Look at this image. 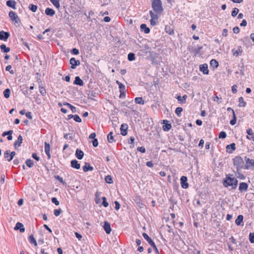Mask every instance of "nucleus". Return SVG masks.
Segmentation results:
<instances>
[{"label":"nucleus","mask_w":254,"mask_h":254,"mask_svg":"<svg viewBox=\"0 0 254 254\" xmlns=\"http://www.w3.org/2000/svg\"><path fill=\"white\" fill-rule=\"evenodd\" d=\"M238 181L235 178L233 174H228L226 175L225 178L223 180V185L225 188L231 187L232 189H236L238 185Z\"/></svg>","instance_id":"nucleus-1"},{"label":"nucleus","mask_w":254,"mask_h":254,"mask_svg":"<svg viewBox=\"0 0 254 254\" xmlns=\"http://www.w3.org/2000/svg\"><path fill=\"white\" fill-rule=\"evenodd\" d=\"M234 166L236 167L237 171H241L242 169H245V162L241 156H237L233 159Z\"/></svg>","instance_id":"nucleus-2"},{"label":"nucleus","mask_w":254,"mask_h":254,"mask_svg":"<svg viewBox=\"0 0 254 254\" xmlns=\"http://www.w3.org/2000/svg\"><path fill=\"white\" fill-rule=\"evenodd\" d=\"M152 7L156 13L160 14L163 11L161 0H153L152 2Z\"/></svg>","instance_id":"nucleus-3"},{"label":"nucleus","mask_w":254,"mask_h":254,"mask_svg":"<svg viewBox=\"0 0 254 254\" xmlns=\"http://www.w3.org/2000/svg\"><path fill=\"white\" fill-rule=\"evenodd\" d=\"M142 236L143 237L144 239L147 241L148 244L153 248L156 252V254H159V251L156 246L155 243L151 239V238H150L149 236L145 233H142Z\"/></svg>","instance_id":"nucleus-4"},{"label":"nucleus","mask_w":254,"mask_h":254,"mask_svg":"<svg viewBox=\"0 0 254 254\" xmlns=\"http://www.w3.org/2000/svg\"><path fill=\"white\" fill-rule=\"evenodd\" d=\"M9 17L11 20L14 22L15 23H20L21 21L16 13L13 11H10L8 14Z\"/></svg>","instance_id":"nucleus-5"},{"label":"nucleus","mask_w":254,"mask_h":254,"mask_svg":"<svg viewBox=\"0 0 254 254\" xmlns=\"http://www.w3.org/2000/svg\"><path fill=\"white\" fill-rule=\"evenodd\" d=\"M246 159V164L245 165V169H249L251 167L254 168V160L253 159H250L245 157Z\"/></svg>","instance_id":"nucleus-6"},{"label":"nucleus","mask_w":254,"mask_h":254,"mask_svg":"<svg viewBox=\"0 0 254 254\" xmlns=\"http://www.w3.org/2000/svg\"><path fill=\"white\" fill-rule=\"evenodd\" d=\"M69 63L71 64L70 68L75 69L77 66L79 65L80 62L79 60H76L74 58H71L69 60Z\"/></svg>","instance_id":"nucleus-7"},{"label":"nucleus","mask_w":254,"mask_h":254,"mask_svg":"<svg viewBox=\"0 0 254 254\" xmlns=\"http://www.w3.org/2000/svg\"><path fill=\"white\" fill-rule=\"evenodd\" d=\"M181 184L183 189H187L189 187V184L187 183L188 178L185 176H183L181 178Z\"/></svg>","instance_id":"nucleus-8"},{"label":"nucleus","mask_w":254,"mask_h":254,"mask_svg":"<svg viewBox=\"0 0 254 254\" xmlns=\"http://www.w3.org/2000/svg\"><path fill=\"white\" fill-rule=\"evenodd\" d=\"M163 124L164 125L163 126L162 128L164 131H167L171 129L172 126L169 123V121L164 120L163 121Z\"/></svg>","instance_id":"nucleus-9"},{"label":"nucleus","mask_w":254,"mask_h":254,"mask_svg":"<svg viewBox=\"0 0 254 254\" xmlns=\"http://www.w3.org/2000/svg\"><path fill=\"white\" fill-rule=\"evenodd\" d=\"M127 129H128V125L127 124H122L120 130H121V134L123 136H125L127 133Z\"/></svg>","instance_id":"nucleus-10"},{"label":"nucleus","mask_w":254,"mask_h":254,"mask_svg":"<svg viewBox=\"0 0 254 254\" xmlns=\"http://www.w3.org/2000/svg\"><path fill=\"white\" fill-rule=\"evenodd\" d=\"M248 189V185L245 182H242L239 184V190L240 192H243L247 191Z\"/></svg>","instance_id":"nucleus-11"},{"label":"nucleus","mask_w":254,"mask_h":254,"mask_svg":"<svg viewBox=\"0 0 254 254\" xmlns=\"http://www.w3.org/2000/svg\"><path fill=\"white\" fill-rule=\"evenodd\" d=\"M10 36V34L8 32H5L4 31H0V40L6 41Z\"/></svg>","instance_id":"nucleus-12"},{"label":"nucleus","mask_w":254,"mask_h":254,"mask_svg":"<svg viewBox=\"0 0 254 254\" xmlns=\"http://www.w3.org/2000/svg\"><path fill=\"white\" fill-rule=\"evenodd\" d=\"M199 70L202 72L204 74H208L209 70L208 69V65L206 64H200L199 66Z\"/></svg>","instance_id":"nucleus-13"},{"label":"nucleus","mask_w":254,"mask_h":254,"mask_svg":"<svg viewBox=\"0 0 254 254\" xmlns=\"http://www.w3.org/2000/svg\"><path fill=\"white\" fill-rule=\"evenodd\" d=\"M103 227L107 234H110L112 229L111 228L110 224L109 222L107 221H104Z\"/></svg>","instance_id":"nucleus-14"},{"label":"nucleus","mask_w":254,"mask_h":254,"mask_svg":"<svg viewBox=\"0 0 254 254\" xmlns=\"http://www.w3.org/2000/svg\"><path fill=\"white\" fill-rule=\"evenodd\" d=\"M45 152L48 156L49 159H51V156L50 153V144L47 142H45Z\"/></svg>","instance_id":"nucleus-15"},{"label":"nucleus","mask_w":254,"mask_h":254,"mask_svg":"<svg viewBox=\"0 0 254 254\" xmlns=\"http://www.w3.org/2000/svg\"><path fill=\"white\" fill-rule=\"evenodd\" d=\"M14 230H19L20 232L21 233H23L25 231V228L24 227L23 224L19 222L16 224L15 226L14 227Z\"/></svg>","instance_id":"nucleus-16"},{"label":"nucleus","mask_w":254,"mask_h":254,"mask_svg":"<svg viewBox=\"0 0 254 254\" xmlns=\"http://www.w3.org/2000/svg\"><path fill=\"white\" fill-rule=\"evenodd\" d=\"M22 136L20 134L18 137L17 140H16L14 143V147L15 149H17V146L19 147L21 146V143H22Z\"/></svg>","instance_id":"nucleus-17"},{"label":"nucleus","mask_w":254,"mask_h":254,"mask_svg":"<svg viewBox=\"0 0 254 254\" xmlns=\"http://www.w3.org/2000/svg\"><path fill=\"white\" fill-rule=\"evenodd\" d=\"M16 2L14 0H8L6 1V4L9 7H11L13 9H16Z\"/></svg>","instance_id":"nucleus-18"},{"label":"nucleus","mask_w":254,"mask_h":254,"mask_svg":"<svg viewBox=\"0 0 254 254\" xmlns=\"http://www.w3.org/2000/svg\"><path fill=\"white\" fill-rule=\"evenodd\" d=\"M71 167L76 169H79L80 168V164L76 160H72L70 162Z\"/></svg>","instance_id":"nucleus-19"},{"label":"nucleus","mask_w":254,"mask_h":254,"mask_svg":"<svg viewBox=\"0 0 254 254\" xmlns=\"http://www.w3.org/2000/svg\"><path fill=\"white\" fill-rule=\"evenodd\" d=\"M75 155L77 159L81 160L84 156V153L81 150L77 148L75 151Z\"/></svg>","instance_id":"nucleus-20"},{"label":"nucleus","mask_w":254,"mask_h":254,"mask_svg":"<svg viewBox=\"0 0 254 254\" xmlns=\"http://www.w3.org/2000/svg\"><path fill=\"white\" fill-rule=\"evenodd\" d=\"M227 151L229 153H232L236 149V144L235 143H232L226 146Z\"/></svg>","instance_id":"nucleus-21"},{"label":"nucleus","mask_w":254,"mask_h":254,"mask_svg":"<svg viewBox=\"0 0 254 254\" xmlns=\"http://www.w3.org/2000/svg\"><path fill=\"white\" fill-rule=\"evenodd\" d=\"M83 170L84 172H87L88 171H93V167L89 164V163L85 162L84 165L82 167Z\"/></svg>","instance_id":"nucleus-22"},{"label":"nucleus","mask_w":254,"mask_h":254,"mask_svg":"<svg viewBox=\"0 0 254 254\" xmlns=\"http://www.w3.org/2000/svg\"><path fill=\"white\" fill-rule=\"evenodd\" d=\"M140 31L144 32L145 34H148L150 31V29L145 24H141L140 25Z\"/></svg>","instance_id":"nucleus-23"},{"label":"nucleus","mask_w":254,"mask_h":254,"mask_svg":"<svg viewBox=\"0 0 254 254\" xmlns=\"http://www.w3.org/2000/svg\"><path fill=\"white\" fill-rule=\"evenodd\" d=\"M74 85L79 86H82L84 84L83 80L80 78L79 76H77L75 77V80L73 82Z\"/></svg>","instance_id":"nucleus-24"},{"label":"nucleus","mask_w":254,"mask_h":254,"mask_svg":"<svg viewBox=\"0 0 254 254\" xmlns=\"http://www.w3.org/2000/svg\"><path fill=\"white\" fill-rule=\"evenodd\" d=\"M45 14L50 16H53L55 14V11L51 8L47 7L45 9Z\"/></svg>","instance_id":"nucleus-25"},{"label":"nucleus","mask_w":254,"mask_h":254,"mask_svg":"<svg viewBox=\"0 0 254 254\" xmlns=\"http://www.w3.org/2000/svg\"><path fill=\"white\" fill-rule=\"evenodd\" d=\"M176 99L182 104H184L186 103V99L187 98V96L186 95H184L182 97L180 95H177L176 97Z\"/></svg>","instance_id":"nucleus-26"},{"label":"nucleus","mask_w":254,"mask_h":254,"mask_svg":"<svg viewBox=\"0 0 254 254\" xmlns=\"http://www.w3.org/2000/svg\"><path fill=\"white\" fill-rule=\"evenodd\" d=\"M244 217L242 215H239L235 220L236 224L238 225H241L243 223Z\"/></svg>","instance_id":"nucleus-27"},{"label":"nucleus","mask_w":254,"mask_h":254,"mask_svg":"<svg viewBox=\"0 0 254 254\" xmlns=\"http://www.w3.org/2000/svg\"><path fill=\"white\" fill-rule=\"evenodd\" d=\"M238 102H239L238 106L239 107H245L246 106L247 103L245 101H244V98L243 97H240L239 98Z\"/></svg>","instance_id":"nucleus-28"},{"label":"nucleus","mask_w":254,"mask_h":254,"mask_svg":"<svg viewBox=\"0 0 254 254\" xmlns=\"http://www.w3.org/2000/svg\"><path fill=\"white\" fill-rule=\"evenodd\" d=\"M210 66L212 67L214 69L218 66L219 64L216 60L212 59L210 61Z\"/></svg>","instance_id":"nucleus-29"},{"label":"nucleus","mask_w":254,"mask_h":254,"mask_svg":"<svg viewBox=\"0 0 254 254\" xmlns=\"http://www.w3.org/2000/svg\"><path fill=\"white\" fill-rule=\"evenodd\" d=\"M165 32L171 35L174 34V30L170 26L166 25L165 28Z\"/></svg>","instance_id":"nucleus-30"},{"label":"nucleus","mask_w":254,"mask_h":254,"mask_svg":"<svg viewBox=\"0 0 254 254\" xmlns=\"http://www.w3.org/2000/svg\"><path fill=\"white\" fill-rule=\"evenodd\" d=\"M240 171H234L235 176L240 179L244 180L245 179V176L240 172Z\"/></svg>","instance_id":"nucleus-31"},{"label":"nucleus","mask_w":254,"mask_h":254,"mask_svg":"<svg viewBox=\"0 0 254 254\" xmlns=\"http://www.w3.org/2000/svg\"><path fill=\"white\" fill-rule=\"evenodd\" d=\"M113 134V132L111 131L107 135V140L109 143H112L116 141V140L114 139Z\"/></svg>","instance_id":"nucleus-32"},{"label":"nucleus","mask_w":254,"mask_h":254,"mask_svg":"<svg viewBox=\"0 0 254 254\" xmlns=\"http://www.w3.org/2000/svg\"><path fill=\"white\" fill-rule=\"evenodd\" d=\"M0 49L2 52L5 53L9 52L10 50V48L9 47H7L4 44H1L0 46Z\"/></svg>","instance_id":"nucleus-33"},{"label":"nucleus","mask_w":254,"mask_h":254,"mask_svg":"<svg viewBox=\"0 0 254 254\" xmlns=\"http://www.w3.org/2000/svg\"><path fill=\"white\" fill-rule=\"evenodd\" d=\"M29 240L31 244H33L35 246H37V243L34 236L31 234L29 236Z\"/></svg>","instance_id":"nucleus-34"},{"label":"nucleus","mask_w":254,"mask_h":254,"mask_svg":"<svg viewBox=\"0 0 254 254\" xmlns=\"http://www.w3.org/2000/svg\"><path fill=\"white\" fill-rule=\"evenodd\" d=\"M63 105L68 107L70 109V110H71L72 113H75L76 112V108L74 106H72L71 104H70L68 103H67V102H64L63 103Z\"/></svg>","instance_id":"nucleus-35"},{"label":"nucleus","mask_w":254,"mask_h":254,"mask_svg":"<svg viewBox=\"0 0 254 254\" xmlns=\"http://www.w3.org/2000/svg\"><path fill=\"white\" fill-rule=\"evenodd\" d=\"M232 52H233V55L237 57L239 55L241 54V53L243 52V50L242 49V47H239L237 50L234 51L233 49L232 50Z\"/></svg>","instance_id":"nucleus-36"},{"label":"nucleus","mask_w":254,"mask_h":254,"mask_svg":"<svg viewBox=\"0 0 254 254\" xmlns=\"http://www.w3.org/2000/svg\"><path fill=\"white\" fill-rule=\"evenodd\" d=\"M134 101L135 103L140 105H143L144 104V101L142 97H136L134 99Z\"/></svg>","instance_id":"nucleus-37"},{"label":"nucleus","mask_w":254,"mask_h":254,"mask_svg":"<svg viewBox=\"0 0 254 254\" xmlns=\"http://www.w3.org/2000/svg\"><path fill=\"white\" fill-rule=\"evenodd\" d=\"M25 164L28 167L31 168L34 165V161L31 159H28L26 160Z\"/></svg>","instance_id":"nucleus-38"},{"label":"nucleus","mask_w":254,"mask_h":254,"mask_svg":"<svg viewBox=\"0 0 254 254\" xmlns=\"http://www.w3.org/2000/svg\"><path fill=\"white\" fill-rule=\"evenodd\" d=\"M10 95V90L9 88L5 89L3 91V96L5 98H8Z\"/></svg>","instance_id":"nucleus-39"},{"label":"nucleus","mask_w":254,"mask_h":254,"mask_svg":"<svg viewBox=\"0 0 254 254\" xmlns=\"http://www.w3.org/2000/svg\"><path fill=\"white\" fill-rule=\"evenodd\" d=\"M105 181L106 183L109 184H112L113 183L112 177L110 175L106 176L105 178Z\"/></svg>","instance_id":"nucleus-40"},{"label":"nucleus","mask_w":254,"mask_h":254,"mask_svg":"<svg viewBox=\"0 0 254 254\" xmlns=\"http://www.w3.org/2000/svg\"><path fill=\"white\" fill-rule=\"evenodd\" d=\"M39 91H40V93H41V94L42 96L46 95V89L42 85H39Z\"/></svg>","instance_id":"nucleus-41"},{"label":"nucleus","mask_w":254,"mask_h":254,"mask_svg":"<svg viewBox=\"0 0 254 254\" xmlns=\"http://www.w3.org/2000/svg\"><path fill=\"white\" fill-rule=\"evenodd\" d=\"M29 8L30 10H31L33 12H35L37 10V6L36 5L33 4L32 3L30 4L29 5Z\"/></svg>","instance_id":"nucleus-42"},{"label":"nucleus","mask_w":254,"mask_h":254,"mask_svg":"<svg viewBox=\"0 0 254 254\" xmlns=\"http://www.w3.org/2000/svg\"><path fill=\"white\" fill-rule=\"evenodd\" d=\"M60 0H50V1L56 8H59L60 7Z\"/></svg>","instance_id":"nucleus-43"},{"label":"nucleus","mask_w":254,"mask_h":254,"mask_svg":"<svg viewBox=\"0 0 254 254\" xmlns=\"http://www.w3.org/2000/svg\"><path fill=\"white\" fill-rule=\"evenodd\" d=\"M135 58V54L133 53H129L127 55V59L129 61H133Z\"/></svg>","instance_id":"nucleus-44"},{"label":"nucleus","mask_w":254,"mask_h":254,"mask_svg":"<svg viewBox=\"0 0 254 254\" xmlns=\"http://www.w3.org/2000/svg\"><path fill=\"white\" fill-rule=\"evenodd\" d=\"M54 178L56 180H58L63 185H66V183L64 181L62 177H61L60 176H59V175H55L54 176Z\"/></svg>","instance_id":"nucleus-45"},{"label":"nucleus","mask_w":254,"mask_h":254,"mask_svg":"<svg viewBox=\"0 0 254 254\" xmlns=\"http://www.w3.org/2000/svg\"><path fill=\"white\" fill-rule=\"evenodd\" d=\"M151 19H157L158 18V13H154L152 10L149 11Z\"/></svg>","instance_id":"nucleus-46"},{"label":"nucleus","mask_w":254,"mask_h":254,"mask_svg":"<svg viewBox=\"0 0 254 254\" xmlns=\"http://www.w3.org/2000/svg\"><path fill=\"white\" fill-rule=\"evenodd\" d=\"M239 10L238 8L235 7L232 11L231 15L232 17H235L238 14Z\"/></svg>","instance_id":"nucleus-47"},{"label":"nucleus","mask_w":254,"mask_h":254,"mask_svg":"<svg viewBox=\"0 0 254 254\" xmlns=\"http://www.w3.org/2000/svg\"><path fill=\"white\" fill-rule=\"evenodd\" d=\"M183 111V108L181 107H177L175 110V113L178 117H180L181 115V113Z\"/></svg>","instance_id":"nucleus-48"},{"label":"nucleus","mask_w":254,"mask_h":254,"mask_svg":"<svg viewBox=\"0 0 254 254\" xmlns=\"http://www.w3.org/2000/svg\"><path fill=\"white\" fill-rule=\"evenodd\" d=\"M236 121H237V117H236V116L235 115V113H234V115H233V118L230 121V124L231 125H234L236 124Z\"/></svg>","instance_id":"nucleus-49"},{"label":"nucleus","mask_w":254,"mask_h":254,"mask_svg":"<svg viewBox=\"0 0 254 254\" xmlns=\"http://www.w3.org/2000/svg\"><path fill=\"white\" fill-rule=\"evenodd\" d=\"M102 205L104 207H107L109 205V203L107 201L106 198L105 196L102 197Z\"/></svg>","instance_id":"nucleus-50"},{"label":"nucleus","mask_w":254,"mask_h":254,"mask_svg":"<svg viewBox=\"0 0 254 254\" xmlns=\"http://www.w3.org/2000/svg\"><path fill=\"white\" fill-rule=\"evenodd\" d=\"M214 101L217 102L218 104H220L222 102V99L221 97H219L217 95H215L213 97Z\"/></svg>","instance_id":"nucleus-51"},{"label":"nucleus","mask_w":254,"mask_h":254,"mask_svg":"<svg viewBox=\"0 0 254 254\" xmlns=\"http://www.w3.org/2000/svg\"><path fill=\"white\" fill-rule=\"evenodd\" d=\"M247 133L248 134L247 136H249V137H254V134L252 128H250L247 129Z\"/></svg>","instance_id":"nucleus-52"},{"label":"nucleus","mask_w":254,"mask_h":254,"mask_svg":"<svg viewBox=\"0 0 254 254\" xmlns=\"http://www.w3.org/2000/svg\"><path fill=\"white\" fill-rule=\"evenodd\" d=\"M226 136H227L226 133L224 131H222L219 133L218 136H219V138L224 139L226 137Z\"/></svg>","instance_id":"nucleus-53"},{"label":"nucleus","mask_w":254,"mask_h":254,"mask_svg":"<svg viewBox=\"0 0 254 254\" xmlns=\"http://www.w3.org/2000/svg\"><path fill=\"white\" fill-rule=\"evenodd\" d=\"M249 241L251 243H252V244L254 243V233H250Z\"/></svg>","instance_id":"nucleus-54"},{"label":"nucleus","mask_w":254,"mask_h":254,"mask_svg":"<svg viewBox=\"0 0 254 254\" xmlns=\"http://www.w3.org/2000/svg\"><path fill=\"white\" fill-rule=\"evenodd\" d=\"M12 68V66L11 65H8L7 66H6V68H5V70L6 71H8L10 72V74H13L14 73V71L13 70H11Z\"/></svg>","instance_id":"nucleus-55"},{"label":"nucleus","mask_w":254,"mask_h":254,"mask_svg":"<svg viewBox=\"0 0 254 254\" xmlns=\"http://www.w3.org/2000/svg\"><path fill=\"white\" fill-rule=\"evenodd\" d=\"M239 67L240 68V74L242 75H245V66H244V64H243L241 66H239Z\"/></svg>","instance_id":"nucleus-56"},{"label":"nucleus","mask_w":254,"mask_h":254,"mask_svg":"<svg viewBox=\"0 0 254 254\" xmlns=\"http://www.w3.org/2000/svg\"><path fill=\"white\" fill-rule=\"evenodd\" d=\"M88 98L92 99L90 96L95 97L96 96V93L95 92L93 91H89V93L88 94Z\"/></svg>","instance_id":"nucleus-57"},{"label":"nucleus","mask_w":254,"mask_h":254,"mask_svg":"<svg viewBox=\"0 0 254 254\" xmlns=\"http://www.w3.org/2000/svg\"><path fill=\"white\" fill-rule=\"evenodd\" d=\"M9 154L10 157L8 159V162H10L13 159L14 155H15V152L14 151L10 152L9 150Z\"/></svg>","instance_id":"nucleus-58"},{"label":"nucleus","mask_w":254,"mask_h":254,"mask_svg":"<svg viewBox=\"0 0 254 254\" xmlns=\"http://www.w3.org/2000/svg\"><path fill=\"white\" fill-rule=\"evenodd\" d=\"M62 212V211L61 209L59 208L58 209L54 210V213L56 216H59L61 214Z\"/></svg>","instance_id":"nucleus-59"},{"label":"nucleus","mask_w":254,"mask_h":254,"mask_svg":"<svg viewBox=\"0 0 254 254\" xmlns=\"http://www.w3.org/2000/svg\"><path fill=\"white\" fill-rule=\"evenodd\" d=\"M73 119L76 122L80 123L81 122V119L79 116L77 115H74Z\"/></svg>","instance_id":"nucleus-60"},{"label":"nucleus","mask_w":254,"mask_h":254,"mask_svg":"<svg viewBox=\"0 0 254 254\" xmlns=\"http://www.w3.org/2000/svg\"><path fill=\"white\" fill-rule=\"evenodd\" d=\"M134 138L133 136H131L129 138L128 143L129 144H131L132 145H130V147L132 148L134 146Z\"/></svg>","instance_id":"nucleus-61"},{"label":"nucleus","mask_w":254,"mask_h":254,"mask_svg":"<svg viewBox=\"0 0 254 254\" xmlns=\"http://www.w3.org/2000/svg\"><path fill=\"white\" fill-rule=\"evenodd\" d=\"M71 53L73 55H77L79 54V50L76 48H73L71 50Z\"/></svg>","instance_id":"nucleus-62"},{"label":"nucleus","mask_w":254,"mask_h":254,"mask_svg":"<svg viewBox=\"0 0 254 254\" xmlns=\"http://www.w3.org/2000/svg\"><path fill=\"white\" fill-rule=\"evenodd\" d=\"M52 202L54 203L56 205H59L60 204L59 201L58 200L56 197H52L51 199Z\"/></svg>","instance_id":"nucleus-63"},{"label":"nucleus","mask_w":254,"mask_h":254,"mask_svg":"<svg viewBox=\"0 0 254 254\" xmlns=\"http://www.w3.org/2000/svg\"><path fill=\"white\" fill-rule=\"evenodd\" d=\"M137 150L138 151H139V152H141V153H145V151H146V149H145L144 147L141 146V147H137Z\"/></svg>","instance_id":"nucleus-64"}]
</instances>
